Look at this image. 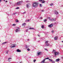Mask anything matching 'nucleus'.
I'll list each match as a JSON object with an SVG mask.
<instances>
[{
	"label": "nucleus",
	"mask_w": 63,
	"mask_h": 63,
	"mask_svg": "<svg viewBox=\"0 0 63 63\" xmlns=\"http://www.w3.org/2000/svg\"><path fill=\"white\" fill-rule=\"evenodd\" d=\"M29 29H33V30H35V29H34V28H30Z\"/></svg>",
	"instance_id": "15"
},
{
	"label": "nucleus",
	"mask_w": 63,
	"mask_h": 63,
	"mask_svg": "<svg viewBox=\"0 0 63 63\" xmlns=\"http://www.w3.org/2000/svg\"><path fill=\"white\" fill-rule=\"evenodd\" d=\"M59 60H60L59 59H57L56 60V62H58L59 61Z\"/></svg>",
	"instance_id": "14"
},
{
	"label": "nucleus",
	"mask_w": 63,
	"mask_h": 63,
	"mask_svg": "<svg viewBox=\"0 0 63 63\" xmlns=\"http://www.w3.org/2000/svg\"><path fill=\"white\" fill-rule=\"evenodd\" d=\"M12 25L13 26H16V25L15 24H13Z\"/></svg>",
	"instance_id": "29"
},
{
	"label": "nucleus",
	"mask_w": 63,
	"mask_h": 63,
	"mask_svg": "<svg viewBox=\"0 0 63 63\" xmlns=\"http://www.w3.org/2000/svg\"><path fill=\"white\" fill-rule=\"evenodd\" d=\"M19 28H17V29H16V32H19L20 31L19 30Z\"/></svg>",
	"instance_id": "5"
},
{
	"label": "nucleus",
	"mask_w": 63,
	"mask_h": 63,
	"mask_svg": "<svg viewBox=\"0 0 63 63\" xmlns=\"http://www.w3.org/2000/svg\"><path fill=\"white\" fill-rule=\"evenodd\" d=\"M36 60H33L34 62H36Z\"/></svg>",
	"instance_id": "32"
},
{
	"label": "nucleus",
	"mask_w": 63,
	"mask_h": 63,
	"mask_svg": "<svg viewBox=\"0 0 63 63\" xmlns=\"http://www.w3.org/2000/svg\"><path fill=\"white\" fill-rule=\"evenodd\" d=\"M45 50H47V49L46 48H45Z\"/></svg>",
	"instance_id": "46"
},
{
	"label": "nucleus",
	"mask_w": 63,
	"mask_h": 63,
	"mask_svg": "<svg viewBox=\"0 0 63 63\" xmlns=\"http://www.w3.org/2000/svg\"><path fill=\"white\" fill-rule=\"evenodd\" d=\"M30 50V49L29 48H28L27 49V51H29Z\"/></svg>",
	"instance_id": "33"
},
{
	"label": "nucleus",
	"mask_w": 63,
	"mask_h": 63,
	"mask_svg": "<svg viewBox=\"0 0 63 63\" xmlns=\"http://www.w3.org/2000/svg\"><path fill=\"white\" fill-rule=\"evenodd\" d=\"M16 21L17 22H19V21H18V20H17V19H16Z\"/></svg>",
	"instance_id": "22"
},
{
	"label": "nucleus",
	"mask_w": 63,
	"mask_h": 63,
	"mask_svg": "<svg viewBox=\"0 0 63 63\" xmlns=\"http://www.w3.org/2000/svg\"><path fill=\"white\" fill-rule=\"evenodd\" d=\"M42 3H44L45 2V1L44 0H42Z\"/></svg>",
	"instance_id": "20"
},
{
	"label": "nucleus",
	"mask_w": 63,
	"mask_h": 63,
	"mask_svg": "<svg viewBox=\"0 0 63 63\" xmlns=\"http://www.w3.org/2000/svg\"><path fill=\"white\" fill-rule=\"evenodd\" d=\"M47 20V19H45L44 20V22H46Z\"/></svg>",
	"instance_id": "19"
},
{
	"label": "nucleus",
	"mask_w": 63,
	"mask_h": 63,
	"mask_svg": "<svg viewBox=\"0 0 63 63\" xmlns=\"http://www.w3.org/2000/svg\"><path fill=\"white\" fill-rule=\"evenodd\" d=\"M40 7H42V4H39Z\"/></svg>",
	"instance_id": "27"
},
{
	"label": "nucleus",
	"mask_w": 63,
	"mask_h": 63,
	"mask_svg": "<svg viewBox=\"0 0 63 63\" xmlns=\"http://www.w3.org/2000/svg\"><path fill=\"white\" fill-rule=\"evenodd\" d=\"M39 1H40V2H42V0H39Z\"/></svg>",
	"instance_id": "40"
},
{
	"label": "nucleus",
	"mask_w": 63,
	"mask_h": 63,
	"mask_svg": "<svg viewBox=\"0 0 63 63\" xmlns=\"http://www.w3.org/2000/svg\"><path fill=\"white\" fill-rule=\"evenodd\" d=\"M26 14V12H25L22 13L23 14Z\"/></svg>",
	"instance_id": "35"
},
{
	"label": "nucleus",
	"mask_w": 63,
	"mask_h": 63,
	"mask_svg": "<svg viewBox=\"0 0 63 63\" xmlns=\"http://www.w3.org/2000/svg\"><path fill=\"white\" fill-rule=\"evenodd\" d=\"M25 25H26V23H24L22 24V25H23V26H24Z\"/></svg>",
	"instance_id": "18"
},
{
	"label": "nucleus",
	"mask_w": 63,
	"mask_h": 63,
	"mask_svg": "<svg viewBox=\"0 0 63 63\" xmlns=\"http://www.w3.org/2000/svg\"><path fill=\"white\" fill-rule=\"evenodd\" d=\"M40 18H42V19H43V17H41Z\"/></svg>",
	"instance_id": "49"
},
{
	"label": "nucleus",
	"mask_w": 63,
	"mask_h": 63,
	"mask_svg": "<svg viewBox=\"0 0 63 63\" xmlns=\"http://www.w3.org/2000/svg\"><path fill=\"white\" fill-rule=\"evenodd\" d=\"M58 54H59V52H55V56L57 55Z\"/></svg>",
	"instance_id": "7"
},
{
	"label": "nucleus",
	"mask_w": 63,
	"mask_h": 63,
	"mask_svg": "<svg viewBox=\"0 0 63 63\" xmlns=\"http://www.w3.org/2000/svg\"><path fill=\"white\" fill-rule=\"evenodd\" d=\"M42 12H43L45 11V10H42L41 11Z\"/></svg>",
	"instance_id": "39"
},
{
	"label": "nucleus",
	"mask_w": 63,
	"mask_h": 63,
	"mask_svg": "<svg viewBox=\"0 0 63 63\" xmlns=\"http://www.w3.org/2000/svg\"><path fill=\"white\" fill-rule=\"evenodd\" d=\"M9 52V51H7L6 52V53L7 54H8V52Z\"/></svg>",
	"instance_id": "34"
},
{
	"label": "nucleus",
	"mask_w": 63,
	"mask_h": 63,
	"mask_svg": "<svg viewBox=\"0 0 63 63\" xmlns=\"http://www.w3.org/2000/svg\"><path fill=\"white\" fill-rule=\"evenodd\" d=\"M56 23H55V24H56Z\"/></svg>",
	"instance_id": "50"
},
{
	"label": "nucleus",
	"mask_w": 63,
	"mask_h": 63,
	"mask_svg": "<svg viewBox=\"0 0 63 63\" xmlns=\"http://www.w3.org/2000/svg\"><path fill=\"white\" fill-rule=\"evenodd\" d=\"M26 5H27V8H28L29 7H30L29 6V4H27Z\"/></svg>",
	"instance_id": "16"
},
{
	"label": "nucleus",
	"mask_w": 63,
	"mask_h": 63,
	"mask_svg": "<svg viewBox=\"0 0 63 63\" xmlns=\"http://www.w3.org/2000/svg\"><path fill=\"white\" fill-rule=\"evenodd\" d=\"M26 48H28L29 47V46L27 45H26L25 46Z\"/></svg>",
	"instance_id": "8"
},
{
	"label": "nucleus",
	"mask_w": 63,
	"mask_h": 63,
	"mask_svg": "<svg viewBox=\"0 0 63 63\" xmlns=\"http://www.w3.org/2000/svg\"><path fill=\"white\" fill-rule=\"evenodd\" d=\"M23 2V1H21L19 2H18L15 3V5L16 6H17V5H21V3Z\"/></svg>",
	"instance_id": "2"
},
{
	"label": "nucleus",
	"mask_w": 63,
	"mask_h": 63,
	"mask_svg": "<svg viewBox=\"0 0 63 63\" xmlns=\"http://www.w3.org/2000/svg\"><path fill=\"white\" fill-rule=\"evenodd\" d=\"M48 41H46V42L45 43L46 46H47V47H48V46H50V47H51L52 46L51 45H49V44H48Z\"/></svg>",
	"instance_id": "3"
},
{
	"label": "nucleus",
	"mask_w": 63,
	"mask_h": 63,
	"mask_svg": "<svg viewBox=\"0 0 63 63\" xmlns=\"http://www.w3.org/2000/svg\"><path fill=\"white\" fill-rule=\"evenodd\" d=\"M62 43H63V41H62Z\"/></svg>",
	"instance_id": "52"
},
{
	"label": "nucleus",
	"mask_w": 63,
	"mask_h": 63,
	"mask_svg": "<svg viewBox=\"0 0 63 63\" xmlns=\"http://www.w3.org/2000/svg\"><path fill=\"white\" fill-rule=\"evenodd\" d=\"M16 51L17 52H20L21 51L19 50V49H17V50Z\"/></svg>",
	"instance_id": "9"
},
{
	"label": "nucleus",
	"mask_w": 63,
	"mask_h": 63,
	"mask_svg": "<svg viewBox=\"0 0 63 63\" xmlns=\"http://www.w3.org/2000/svg\"><path fill=\"white\" fill-rule=\"evenodd\" d=\"M28 30L27 29L26 31V32H28Z\"/></svg>",
	"instance_id": "30"
},
{
	"label": "nucleus",
	"mask_w": 63,
	"mask_h": 63,
	"mask_svg": "<svg viewBox=\"0 0 63 63\" xmlns=\"http://www.w3.org/2000/svg\"><path fill=\"white\" fill-rule=\"evenodd\" d=\"M53 5V3H51L50 4V5L51 6H52V5Z\"/></svg>",
	"instance_id": "24"
},
{
	"label": "nucleus",
	"mask_w": 63,
	"mask_h": 63,
	"mask_svg": "<svg viewBox=\"0 0 63 63\" xmlns=\"http://www.w3.org/2000/svg\"><path fill=\"white\" fill-rule=\"evenodd\" d=\"M29 2V0H27V1H26V2L27 3V2Z\"/></svg>",
	"instance_id": "38"
},
{
	"label": "nucleus",
	"mask_w": 63,
	"mask_h": 63,
	"mask_svg": "<svg viewBox=\"0 0 63 63\" xmlns=\"http://www.w3.org/2000/svg\"><path fill=\"white\" fill-rule=\"evenodd\" d=\"M17 13L16 12H15L13 14V15H15L16 14H17Z\"/></svg>",
	"instance_id": "23"
},
{
	"label": "nucleus",
	"mask_w": 63,
	"mask_h": 63,
	"mask_svg": "<svg viewBox=\"0 0 63 63\" xmlns=\"http://www.w3.org/2000/svg\"><path fill=\"white\" fill-rule=\"evenodd\" d=\"M48 19H50H50H50V17H48Z\"/></svg>",
	"instance_id": "41"
},
{
	"label": "nucleus",
	"mask_w": 63,
	"mask_h": 63,
	"mask_svg": "<svg viewBox=\"0 0 63 63\" xmlns=\"http://www.w3.org/2000/svg\"><path fill=\"white\" fill-rule=\"evenodd\" d=\"M26 22H28V21H29V20H28L25 21Z\"/></svg>",
	"instance_id": "25"
},
{
	"label": "nucleus",
	"mask_w": 63,
	"mask_h": 63,
	"mask_svg": "<svg viewBox=\"0 0 63 63\" xmlns=\"http://www.w3.org/2000/svg\"><path fill=\"white\" fill-rule=\"evenodd\" d=\"M52 62L53 63H55V61H53Z\"/></svg>",
	"instance_id": "42"
},
{
	"label": "nucleus",
	"mask_w": 63,
	"mask_h": 63,
	"mask_svg": "<svg viewBox=\"0 0 63 63\" xmlns=\"http://www.w3.org/2000/svg\"><path fill=\"white\" fill-rule=\"evenodd\" d=\"M55 14L56 15H57L58 14V12L57 11H55Z\"/></svg>",
	"instance_id": "13"
},
{
	"label": "nucleus",
	"mask_w": 63,
	"mask_h": 63,
	"mask_svg": "<svg viewBox=\"0 0 63 63\" xmlns=\"http://www.w3.org/2000/svg\"><path fill=\"white\" fill-rule=\"evenodd\" d=\"M38 6V3L37 2H34L32 4V6L33 7H37Z\"/></svg>",
	"instance_id": "1"
},
{
	"label": "nucleus",
	"mask_w": 63,
	"mask_h": 63,
	"mask_svg": "<svg viewBox=\"0 0 63 63\" xmlns=\"http://www.w3.org/2000/svg\"><path fill=\"white\" fill-rule=\"evenodd\" d=\"M42 28H44V26L43 25H42L41 27Z\"/></svg>",
	"instance_id": "28"
},
{
	"label": "nucleus",
	"mask_w": 63,
	"mask_h": 63,
	"mask_svg": "<svg viewBox=\"0 0 63 63\" xmlns=\"http://www.w3.org/2000/svg\"><path fill=\"white\" fill-rule=\"evenodd\" d=\"M0 42H1V41L0 40Z\"/></svg>",
	"instance_id": "54"
},
{
	"label": "nucleus",
	"mask_w": 63,
	"mask_h": 63,
	"mask_svg": "<svg viewBox=\"0 0 63 63\" xmlns=\"http://www.w3.org/2000/svg\"><path fill=\"white\" fill-rule=\"evenodd\" d=\"M1 1H2V0H0V3L1 2Z\"/></svg>",
	"instance_id": "44"
},
{
	"label": "nucleus",
	"mask_w": 63,
	"mask_h": 63,
	"mask_svg": "<svg viewBox=\"0 0 63 63\" xmlns=\"http://www.w3.org/2000/svg\"><path fill=\"white\" fill-rule=\"evenodd\" d=\"M40 40H39V41H37V42H40Z\"/></svg>",
	"instance_id": "47"
},
{
	"label": "nucleus",
	"mask_w": 63,
	"mask_h": 63,
	"mask_svg": "<svg viewBox=\"0 0 63 63\" xmlns=\"http://www.w3.org/2000/svg\"><path fill=\"white\" fill-rule=\"evenodd\" d=\"M49 58H48V57H47V58H46L44 59L43 60H45H45H46V59H49Z\"/></svg>",
	"instance_id": "21"
},
{
	"label": "nucleus",
	"mask_w": 63,
	"mask_h": 63,
	"mask_svg": "<svg viewBox=\"0 0 63 63\" xmlns=\"http://www.w3.org/2000/svg\"><path fill=\"white\" fill-rule=\"evenodd\" d=\"M27 41H29V39H28Z\"/></svg>",
	"instance_id": "48"
},
{
	"label": "nucleus",
	"mask_w": 63,
	"mask_h": 63,
	"mask_svg": "<svg viewBox=\"0 0 63 63\" xmlns=\"http://www.w3.org/2000/svg\"><path fill=\"white\" fill-rule=\"evenodd\" d=\"M56 20V18H52V19H50V20L51 21H55Z\"/></svg>",
	"instance_id": "4"
},
{
	"label": "nucleus",
	"mask_w": 63,
	"mask_h": 63,
	"mask_svg": "<svg viewBox=\"0 0 63 63\" xmlns=\"http://www.w3.org/2000/svg\"><path fill=\"white\" fill-rule=\"evenodd\" d=\"M49 60L50 61H52V59H49Z\"/></svg>",
	"instance_id": "26"
},
{
	"label": "nucleus",
	"mask_w": 63,
	"mask_h": 63,
	"mask_svg": "<svg viewBox=\"0 0 63 63\" xmlns=\"http://www.w3.org/2000/svg\"><path fill=\"white\" fill-rule=\"evenodd\" d=\"M19 9V7H18L16 8V9Z\"/></svg>",
	"instance_id": "37"
},
{
	"label": "nucleus",
	"mask_w": 63,
	"mask_h": 63,
	"mask_svg": "<svg viewBox=\"0 0 63 63\" xmlns=\"http://www.w3.org/2000/svg\"><path fill=\"white\" fill-rule=\"evenodd\" d=\"M3 1H5V0H3Z\"/></svg>",
	"instance_id": "51"
},
{
	"label": "nucleus",
	"mask_w": 63,
	"mask_h": 63,
	"mask_svg": "<svg viewBox=\"0 0 63 63\" xmlns=\"http://www.w3.org/2000/svg\"><path fill=\"white\" fill-rule=\"evenodd\" d=\"M42 54V52H39L37 54L38 56V55H40V54Z\"/></svg>",
	"instance_id": "10"
},
{
	"label": "nucleus",
	"mask_w": 63,
	"mask_h": 63,
	"mask_svg": "<svg viewBox=\"0 0 63 63\" xmlns=\"http://www.w3.org/2000/svg\"><path fill=\"white\" fill-rule=\"evenodd\" d=\"M53 52H54V53H55V50H53Z\"/></svg>",
	"instance_id": "31"
},
{
	"label": "nucleus",
	"mask_w": 63,
	"mask_h": 63,
	"mask_svg": "<svg viewBox=\"0 0 63 63\" xmlns=\"http://www.w3.org/2000/svg\"><path fill=\"white\" fill-rule=\"evenodd\" d=\"M53 26V24H51L50 25H49L48 26V27H50V28H51V27H52Z\"/></svg>",
	"instance_id": "6"
},
{
	"label": "nucleus",
	"mask_w": 63,
	"mask_h": 63,
	"mask_svg": "<svg viewBox=\"0 0 63 63\" xmlns=\"http://www.w3.org/2000/svg\"><path fill=\"white\" fill-rule=\"evenodd\" d=\"M52 33H53V32H54V31H53V30L52 31Z\"/></svg>",
	"instance_id": "43"
},
{
	"label": "nucleus",
	"mask_w": 63,
	"mask_h": 63,
	"mask_svg": "<svg viewBox=\"0 0 63 63\" xmlns=\"http://www.w3.org/2000/svg\"><path fill=\"white\" fill-rule=\"evenodd\" d=\"M54 40H58V37L57 36L56 37H55L54 38Z\"/></svg>",
	"instance_id": "11"
},
{
	"label": "nucleus",
	"mask_w": 63,
	"mask_h": 63,
	"mask_svg": "<svg viewBox=\"0 0 63 63\" xmlns=\"http://www.w3.org/2000/svg\"><path fill=\"white\" fill-rule=\"evenodd\" d=\"M11 59V58H9L8 59V60H10V59Z\"/></svg>",
	"instance_id": "36"
},
{
	"label": "nucleus",
	"mask_w": 63,
	"mask_h": 63,
	"mask_svg": "<svg viewBox=\"0 0 63 63\" xmlns=\"http://www.w3.org/2000/svg\"><path fill=\"white\" fill-rule=\"evenodd\" d=\"M7 42H5L3 43H2V45H4V44H5L6 43H7Z\"/></svg>",
	"instance_id": "17"
},
{
	"label": "nucleus",
	"mask_w": 63,
	"mask_h": 63,
	"mask_svg": "<svg viewBox=\"0 0 63 63\" xmlns=\"http://www.w3.org/2000/svg\"><path fill=\"white\" fill-rule=\"evenodd\" d=\"M38 36L39 37V35H38Z\"/></svg>",
	"instance_id": "53"
},
{
	"label": "nucleus",
	"mask_w": 63,
	"mask_h": 63,
	"mask_svg": "<svg viewBox=\"0 0 63 63\" xmlns=\"http://www.w3.org/2000/svg\"><path fill=\"white\" fill-rule=\"evenodd\" d=\"M7 2H8V1L6 0L5 1V2L6 3H7Z\"/></svg>",
	"instance_id": "45"
},
{
	"label": "nucleus",
	"mask_w": 63,
	"mask_h": 63,
	"mask_svg": "<svg viewBox=\"0 0 63 63\" xmlns=\"http://www.w3.org/2000/svg\"><path fill=\"white\" fill-rule=\"evenodd\" d=\"M13 46H10V47H11V48H12L13 47H16V46H15V44H13Z\"/></svg>",
	"instance_id": "12"
}]
</instances>
